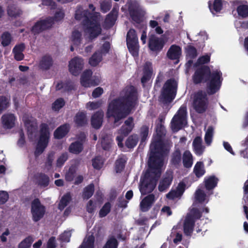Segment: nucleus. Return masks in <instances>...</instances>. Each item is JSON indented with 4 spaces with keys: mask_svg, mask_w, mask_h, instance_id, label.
<instances>
[{
    "mask_svg": "<svg viewBox=\"0 0 248 248\" xmlns=\"http://www.w3.org/2000/svg\"><path fill=\"white\" fill-rule=\"evenodd\" d=\"M156 135L153 139L150 145V154L148 161L149 169L140 178L139 186L142 195L152 192L156 185L164 165V158L168 152V148L164 144L162 136L164 128L160 126L156 128Z\"/></svg>",
    "mask_w": 248,
    "mask_h": 248,
    "instance_id": "f257e3e1",
    "label": "nucleus"
},
{
    "mask_svg": "<svg viewBox=\"0 0 248 248\" xmlns=\"http://www.w3.org/2000/svg\"><path fill=\"white\" fill-rule=\"evenodd\" d=\"M137 100V92L132 86L126 87L123 90L120 97L111 101L108 104L107 116L114 118L116 126L119 121L126 116L135 107Z\"/></svg>",
    "mask_w": 248,
    "mask_h": 248,
    "instance_id": "f03ea898",
    "label": "nucleus"
},
{
    "mask_svg": "<svg viewBox=\"0 0 248 248\" xmlns=\"http://www.w3.org/2000/svg\"><path fill=\"white\" fill-rule=\"evenodd\" d=\"M89 7L93 13H90L79 6L76 11L75 16L77 20L83 22L86 35L91 42L101 34L102 29L99 22L100 14L94 12L95 7L93 4H90Z\"/></svg>",
    "mask_w": 248,
    "mask_h": 248,
    "instance_id": "7ed1b4c3",
    "label": "nucleus"
},
{
    "mask_svg": "<svg viewBox=\"0 0 248 248\" xmlns=\"http://www.w3.org/2000/svg\"><path fill=\"white\" fill-rule=\"evenodd\" d=\"M193 79L196 84L209 80L208 92L210 94H213L220 88L222 81V73L217 69L214 70L211 73L208 67L201 65L196 70Z\"/></svg>",
    "mask_w": 248,
    "mask_h": 248,
    "instance_id": "20e7f679",
    "label": "nucleus"
},
{
    "mask_svg": "<svg viewBox=\"0 0 248 248\" xmlns=\"http://www.w3.org/2000/svg\"><path fill=\"white\" fill-rule=\"evenodd\" d=\"M64 16L63 11L59 10L56 12L54 17H47L37 22L32 27V31L34 33H38L52 27L55 23L62 21Z\"/></svg>",
    "mask_w": 248,
    "mask_h": 248,
    "instance_id": "39448f33",
    "label": "nucleus"
},
{
    "mask_svg": "<svg viewBox=\"0 0 248 248\" xmlns=\"http://www.w3.org/2000/svg\"><path fill=\"white\" fill-rule=\"evenodd\" d=\"M187 124V112L186 105H182L171 122V127L173 131L177 132Z\"/></svg>",
    "mask_w": 248,
    "mask_h": 248,
    "instance_id": "423d86ee",
    "label": "nucleus"
},
{
    "mask_svg": "<svg viewBox=\"0 0 248 248\" xmlns=\"http://www.w3.org/2000/svg\"><path fill=\"white\" fill-rule=\"evenodd\" d=\"M208 105V98L205 92L199 91L193 95L192 106L197 112H204L207 108Z\"/></svg>",
    "mask_w": 248,
    "mask_h": 248,
    "instance_id": "0eeeda50",
    "label": "nucleus"
},
{
    "mask_svg": "<svg viewBox=\"0 0 248 248\" xmlns=\"http://www.w3.org/2000/svg\"><path fill=\"white\" fill-rule=\"evenodd\" d=\"M201 217L199 211L194 208L191 209L184 222V232L187 236H190L193 231L194 224L196 219Z\"/></svg>",
    "mask_w": 248,
    "mask_h": 248,
    "instance_id": "6e6552de",
    "label": "nucleus"
},
{
    "mask_svg": "<svg viewBox=\"0 0 248 248\" xmlns=\"http://www.w3.org/2000/svg\"><path fill=\"white\" fill-rule=\"evenodd\" d=\"M49 138V132L47 125L43 124L40 126V136L35 151V156L41 154L47 146Z\"/></svg>",
    "mask_w": 248,
    "mask_h": 248,
    "instance_id": "1a4fd4ad",
    "label": "nucleus"
},
{
    "mask_svg": "<svg viewBox=\"0 0 248 248\" xmlns=\"http://www.w3.org/2000/svg\"><path fill=\"white\" fill-rule=\"evenodd\" d=\"M109 49V43L108 41H102L97 50L90 59L89 63L92 66H96L102 61L103 56L108 52Z\"/></svg>",
    "mask_w": 248,
    "mask_h": 248,
    "instance_id": "9d476101",
    "label": "nucleus"
},
{
    "mask_svg": "<svg viewBox=\"0 0 248 248\" xmlns=\"http://www.w3.org/2000/svg\"><path fill=\"white\" fill-rule=\"evenodd\" d=\"M128 10L132 19L136 23L142 21L144 11L140 7L139 3L136 0H130L128 2Z\"/></svg>",
    "mask_w": 248,
    "mask_h": 248,
    "instance_id": "9b49d317",
    "label": "nucleus"
},
{
    "mask_svg": "<svg viewBox=\"0 0 248 248\" xmlns=\"http://www.w3.org/2000/svg\"><path fill=\"white\" fill-rule=\"evenodd\" d=\"M70 41L71 42V50L73 51L76 48H82L87 43L90 42L86 35L82 36L81 31L78 30L73 31Z\"/></svg>",
    "mask_w": 248,
    "mask_h": 248,
    "instance_id": "f8f14e48",
    "label": "nucleus"
},
{
    "mask_svg": "<svg viewBox=\"0 0 248 248\" xmlns=\"http://www.w3.org/2000/svg\"><path fill=\"white\" fill-rule=\"evenodd\" d=\"M126 42L130 52L133 56L137 57L138 55L139 44L138 38L134 30L130 29L128 31Z\"/></svg>",
    "mask_w": 248,
    "mask_h": 248,
    "instance_id": "ddd939ff",
    "label": "nucleus"
},
{
    "mask_svg": "<svg viewBox=\"0 0 248 248\" xmlns=\"http://www.w3.org/2000/svg\"><path fill=\"white\" fill-rule=\"evenodd\" d=\"M177 86V81L173 79L167 80L165 83L161 95L166 100H172L176 93Z\"/></svg>",
    "mask_w": 248,
    "mask_h": 248,
    "instance_id": "4468645a",
    "label": "nucleus"
},
{
    "mask_svg": "<svg viewBox=\"0 0 248 248\" xmlns=\"http://www.w3.org/2000/svg\"><path fill=\"white\" fill-rule=\"evenodd\" d=\"M46 212L45 207L41 204L38 199L34 200L31 202V213L32 220L37 222L41 219Z\"/></svg>",
    "mask_w": 248,
    "mask_h": 248,
    "instance_id": "2eb2a0df",
    "label": "nucleus"
},
{
    "mask_svg": "<svg viewBox=\"0 0 248 248\" xmlns=\"http://www.w3.org/2000/svg\"><path fill=\"white\" fill-rule=\"evenodd\" d=\"M22 121L27 128L29 138L33 140L37 133V123L35 119L25 114L22 117Z\"/></svg>",
    "mask_w": 248,
    "mask_h": 248,
    "instance_id": "dca6fc26",
    "label": "nucleus"
},
{
    "mask_svg": "<svg viewBox=\"0 0 248 248\" xmlns=\"http://www.w3.org/2000/svg\"><path fill=\"white\" fill-rule=\"evenodd\" d=\"M133 126V119L132 118L129 117L125 121L124 124L118 132L119 135L117 136L116 140L119 147H123L122 141L124 138L131 131Z\"/></svg>",
    "mask_w": 248,
    "mask_h": 248,
    "instance_id": "f3484780",
    "label": "nucleus"
},
{
    "mask_svg": "<svg viewBox=\"0 0 248 248\" xmlns=\"http://www.w3.org/2000/svg\"><path fill=\"white\" fill-rule=\"evenodd\" d=\"M84 62L82 58L76 57L69 62V70L74 76L78 75L83 68Z\"/></svg>",
    "mask_w": 248,
    "mask_h": 248,
    "instance_id": "a211bd4d",
    "label": "nucleus"
},
{
    "mask_svg": "<svg viewBox=\"0 0 248 248\" xmlns=\"http://www.w3.org/2000/svg\"><path fill=\"white\" fill-rule=\"evenodd\" d=\"M157 197L154 194H150L141 199L140 210L143 212L148 211L155 202Z\"/></svg>",
    "mask_w": 248,
    "mask_h": 248,
    "instance_id": "6ab92c4d",
    "label": "nucleus"
},
{
    "mask_svg": "<svg viewBox=\"0 0 248 248\" xmlns=\"http://www.w3.org/2000/svg\"><path fill=\"white\" fill-rule=\"evenodd\" d=\"M164 46V42L162 38L152 36L149 39V47L154 51H160Z\"/></svg>",
    "mask_w": 248,
    "mask_h": 248,
    "instance_id": "aec40b11",
    "label": "nucleus"
},
{
    "mask_svg": "<svg viewBox=\"0 0 248 248\" xmlns=\"http://www.w3.org/2000/svg\"><path fill=\"white\" fill-rule=\"evenodd\" d=\"M16 120L15 115L11 113L5 114L1 117V122L4 128L11 129L13 128Z\"/></svg>",
    "mask_w": 248,
    "mask_h": 248,
    "instance_id": "412c9836",
    "label": "nucleus"
},
{
    "mask_svg": "<svg viewBox=\"0 0 248 248\" xmlns=\"http://www.w3.org/2000/svg\"><path fill=\"white\" fill-rule=\"evenodd\" d=\"M186 185L184 183H180L175 190H171L166 195L168 199L173 200L180 197L185 190Z\"/></svg>",
    "mask_w": 248,
    "mask_h": 248,
    "instance_id": "4be33fe9",
    "label": "nucleus"
},
{
    "mask_svg": "<svg viewBox=\"0 0 248 248\" xmlns=\"http://www.w3.org/2000/svg\"><path fill=\"white\" fill-rule=\"evenodd\" d=\"M182 54L181 47L177 45H173L169 49L167 55L171 59L178 61Z\"/></svg>",
    "mask_w": 248,
    "mask_h": 248,
    "instance_id": "5701e85b",
    "label": "nucleus"
},
{
    "mask_svg": "<svg viewBox=\"0 0 248 248\" xmlns=\"http://www.w3.org/2000/svg\"><path fill=\"white\" fill-rule=\"evenodd\" d=\"M172 180V173L171 171L167 172L162 180L160 181L158 189L163 192L167 189L170 185Z\"/></svg>",
    "mask_w": 248,
    "mask_h": 248,
    "instance_id": "b1692460",
    "label": "nucleus"
},
{
    "mask_svg": "<svg viewBox=\"0 0 248 248\" xmlns=\"http://www.w3.org/2000/svg\"><path fill=\"white\" fill-rule=\"evenodd\" d=\"M104 112L102 110L96 112L92 117L91 124L92 126L95 128H99L102 124Z\"/></svg>",
    "mask_w": 248,
    "mask_h": 248,
    "instance_id": "393cba45",
    "label": "nucleus"
},
{
    "mask_svg": "<svg viewBox=\"0 0 248 248\" xmlns=\"http://www.w3.org/2000/svg\"><path fill=\"white\" fill-rule=\"evenodd\" d=\"M93 72L91 70H86L82 74L80 78V83L85 88L92 87V78Z\"/></svg>",
    "mask_w": 248,
    "mask_h": 248,
    "instance_id": "a878e982",
    "label": "nucleus"
},
{
    "mask_svg": "<svg viewBox=\"0 0 248 248\" xmlns=\"http://www.w3.org/2000/svg\"><path fill=\"white\" fill-rule=\"evenodd\" d=\"M119 8L114 6L111 12L108 15L105 21V25L108 27L113 26L117 19Z\"/></svg>",
    "mask_w": 248,
    "mask_h": 248,
    "instance_id": "bb28decb",
    "label": "nucleus"
},
{
    "mask_svg": "<svg viewBox=\"0 0 248 248\" xmlns=\"http://www.w3.org/2000/svg\"><path fill=\"white\" fill-rule=\"evenodd\" d=\"M153 72L151 62H146L144 66L143 75L141 79V82L143 85L151 78Z\"/></svg>",
    "mask_w": 248,
    "mask_h": 248,
    "instance_id": "cd10ccee",
    "label": "nucleus"
},
{
    "mask_svg": "<svg viewBox=\"0 0 248 248\" xmlns=\"http://www.w3.org/2000/svg\"><path fill=\"white\" fill-rule=\"evenodd\" d=\"M192 145L195 153L201 155L202 154L204 150V146L202 144V139L200 137H197L194 140Z\"/></svg>",
    "mask_w": 248,
    "mask_h": 248,
    "instance_id": "c85d7f7f",
    "label": "nucleus"
},
{
    "mask_svg": "<svg viewBox=\"0 0 248 248\" xmlns=\"http://www.w3.org/2000/svg\"><path fill=\"white\" fill-rule=\"evenodd\" d=\"M69 127L67 124H64L58 128L54 132L55 138L60 139L65 136L69 131Z\"/></svg>",
    "mask_w": 248,
    "mask_h": 248,
    "instance_id": "c756f323",
    "label": "nucleus"
},
{
    "mask_svg": "<svg viewBox=\"0 0 248 248\" xmlns=\"http://www.w3.org/2000/svg\"><path fill=\"white\" fill-rule=\"evenodd\" d=\"M209 7L212 13L215 15L222 9V1L221 0H215L213 3L209 1Z\"/></svg>",
    "mask_w": 248,
    "mask_h": 248,
    "instance_id": "7c9ffc66",
    "label": "nucleus"
},
{
    "mask_svg": "<svg viewBox=\"0 0 248 248\" xmlns=\"http://www.w3.org/2000/svg\"><path fill=\"white\" fill-rule=\"evenodd\" d=\"M208 197V196L205 194L204 192L200 188H198L195 192V198L196 201L197 202L200 203H207L209 201Z\"/></svg>",
    "mask_w": 248,
    "mask_h": 248,
    "instance_id": "2f4dec72",
    "label": "nucleus"
},
{
    "mask_svg": "<svg viewBox=\"0 0 248 248\" xmlns=\"http://www.w3.org/2000/svg\"><path fill=\"white\" fill-rule=\"evenodd\" d=\"M25 48L24 45L21 44L16 46L13 49L15 58L17 61H20L23 58V51Z\"/></svg>",
    "mask_w": 248,
    "mask_h": 248,
    "instance_id": "473e14b6",
    "label": "nucleus"
},
{
    "mask_svg": "<svg viewBox=\"0 0 248 248\" xmlns=\"http://www.w3.org/2000/svg\"><path fill=\"white\" fill-rule=\"evenodd\" d=\"M217 179L215 176L205 178L204 183L206 189L210 190L215 188L217 185Z\"/></svg>",
    "mask_w": 248,
    "mask_h": 248,
    "instance_id": "72a5a7b5",
    "label": "nucleus"
},
{
    "mask_svg": "<svg viewBox=\"0 0 248 248\" xmlns=\"http://www.w3.org/2000/svg\"><path fill=\"white\" fill-rule=\"evenodd\" d=\"M52 64V60L51 57L48 55H46L43 57L40 62V67L43 69H47Z\"/></svg>",
    "mask_w": 248,
    "mask_h": 248,
    "instance_id": "f704fd0d",
    "label": "nucleus"
},
{
    "mask_svg": "<svg viewBox=\"0 0 248 248\" xmlns=\"http://www.w3.org/2000/svg\"><path fill=\"white\" fill-rule=\"evenodd\" d=\"M184 166L186 168H190L193 164V157L191 153L188 151L184 152L183 156Z\"/></svg>",
    "mask_w": 248,
    "mask_h": 248,
    "instance_id": "c9c22d12",
    "label": "nucleus"
},
{
    "mask_svg": "<svg viewBox=\"0 0 248 248\" xmlns=\"http://www.w3.org/2000/svg\"><path fill=\"white\" fill-rule=\"evenodd\" d=\"M83 150V145L81 141H76L72 143L69 147V151L74 154H78Z\"/></svg>",
    "mask_w": 248,
    "mask_h": 248,
    "instance_id": "e433bc0d",
    "label": "nucleus"
},
{
    "mask_svg": "<svg viewBox=\"0 0 248 248\" xmlns=\"http://www.w3.org/2000/svg\"><path fill=\"white\" fill-rule=\"evenodd\" d=\"M244 189L245 193L244 196L245 204L243 206V208L246 217L248 219V180L245 183Z\"/></svg>",
    "mask_w": 248,
    "mask_h": 248,
    "instance_id": "4c0bfd02",
    "label": "nucleus"
},
{
    "mask_svg": "<svg viewBox=\"0 0 248 248\" xmlns=\"http://www.w3.org/2000/svg\"><path fill=\"white\" fill-rule=\"evenodd\" d=\"M187 37L191 41H199V42H204L208 38L207 33L204 31H201L197 34L195 37H193V39L190 38V34L188 33L186 34Z\"/></svg>",
    "mask_w": 248,
    "mask_h": 248,
    "instance_id": "58836bf2",
    "label": "nucleus"
},
{
    "mask_svg": "<svg viewBox=\"0 0 248 248\" xmlns=\"http://www.w3.org/2000/svg\"><path fill=\"white\" fill-rule=\"evenodd\" d=\"M178 226L174 227L170 235V240H172L174 243L178 244L182 240V235L177 231Z\"/></svg>",
    "mask_w": 248,
    "mask_h": 248,
    "instance_id": "ea45409f",
    "label": "nucleus"
},
{
    "mask_svg": "<svg viewBox=\"0 0 248 248\" xmlns=\"http://www.w3.org/2000/svg\"><path fill=\"white\" fill-rule=\"evenodd\" d=\"M94 241V238L92 234L88 235L79 248H93Z\"/></svg>",
    "mask_w": 248,
    "mask_h": 248,
    "instance_id": "a19ab883",
    "label": "nucleus"
},
{
    "mask_svg": "<svg viewBox=\"0 0 248 248\" xmlns=\"http://www.w3.org/2000/svg\"><path fill=\"white\" fill-rule=\"evenodd\" d=\"M86 114L84 112H79L75 118V122L78 126H82L87 123Z\"/></svg>",
    "mask_w": 248,
    "mask_h": 248,
    "instance_id": "79ce46f5",
    "label": "nucleus"
},
{
    "mask_svg": "<svg viewBox=\"0 0 248 248\" xmlns=\"http://www.w3.org/2000/svg\"><path fill=\"white\" fill-rule=\"evenodd\" d=\"M205 169L202 162H198L194 168V172L198 177H200L205 173Z\"/></svg>",
    "mask_w": 248,
    "mask_h": 248,
    "instance_id": "37998d69",
    "label": "nucleus"
},
{
    "mask_svg": "<svg viewBox=\"0 0 248 248\" xmlns=\"http://www.w3.org/2000/svg\"><path fill=\"white\" fill-rule=\"evenodd\" d=\"M126 158L125 156H121L116 161L115 170L117 172H121L124 167Z\"/></svg>",
    "mask_w": 248,
    "mask_h": 248,
    "instance_id": "c03bdc74",
    "label": "nucleus"
},
{
    "mask_svg": "<svg viewBox=\"0 0 248 248\" xmlns=\"http://www.w3.org/2000/svg\"><path fill=\"white\" fill-rule=\"evenodd\" d=\"M71 199V198L70 193H68L64 195L60 201L59 204V208L61 210H63L69 202Z\"/></svg>",
    "mask_w": 248,
    "mask_h": 248,
    "instance_id": "a18cd8bd",
    "label": "nucleus"
},
{
    "mask_svg": "<svg viewBox=\"0 0 248 248\" xmlns=\"http://www.w3.org/2000/svg\"><path fill=\"white\" fill-rule=\"evenodd\" d=\"M214 134V129L212 126H209L206 131L204 140L207 145H210L212 141Z\"/></svg>",
    "mask_w": 248,
    "mask_h": 248,
    "instance_id": "49530a36",
    "label": "nucleus"
},
{
    "mask_svg": "<svg viewBox=\"0 0 248 248\" xmlns=\"http://www.w3.org/2000/svg\"><path fill=\"white\" fill-rule=\"evenodd\" d=\"M37 183L42 187H46L49 184V178L45 174H40L37 176Z\"/></svg>",
    "mask_w": 248,
    "mask_h": 248,
    "instance_id": "de8ad7c7",
    "label": "nucleus"
},
{
    "mask_svg": "<svg viewBox=\"0 0 248 248\" xmlns=\"http://www.w3.org/2000/svg\"><path fill=\"white\" fill-rule=\"evenodd\" d=\"M94 191V186L90 184L86 186L83 191V197L84 199H88L93 195Z\"/></svg>",
    "mask_w": 248,
    "mask_h": 248,
    "instance_id": "09e8293b",
    "label": "nucleus"
},
{
    "mask_svg": "<svg viewBox=\"0 0 248 248\" xmlns=\"http://www.w3.org/2000/svg\"><path fill=\"white\" fill-rule=\"evenodd\" d=\"M238 15L242 17L248 16V5H240L237 8Z\"/></svg>",
    "mask_w": 248,
    "mask_h": 248,
    "instance_id": "8fccbe9b",
    "label": "nucleus"
},
{
    "mask_svg": "<svg viewBox=\"0 0 248 248\" xmlns=\"http://www.w3.org/2000/svg\"><path fill=\"white\" fill-rule=\"evenodd\" d=\"M186 56L188 58L193 59L195 58L197 55L196 49L191 45L186 46Z\"/></svg>",
    "mask_w": 248,
    "mask_h": 248,
    "instance_id": "3c124183",
    "label": "nucleus"
},
{
    "mask_svg": "<svg viewBox=\"0 0 248 248\" xmlns=\"http://www.w3.org/2000/svg\"><path fill=\"white\" fill-rule=\"evenodd\" d=\"M138 138L137 135H132L128 137L126 141V146L131 148L135 146L138 142Z\"/></svg>",
    "mask_w": 248,
    "mask_h": 248,
    "instance_id": "603ef678",
    "label": "nucleus"
},
{
    "mask_svg": "<svg viewBox=\"0 0 248 248\" xmlns=\"http://www.w3.org/2000/svg\"><path fill=\"white\" fill-rule=\"evenodd\" d=\"M100 9L103 13H106L109 10L111 7L110 0H104L100 1Z\"/></svg>",
    "mask_w": 248,
    "mask_h": 248,
    "instance_id": "864d4df0",
    "label": "nucleus"
},
{
    "mask_svg": "<svg viewBox=\"0 0 248 248\" xmlns=\"http://www.w3.org/2000/svg\"><path fill=\"white\" fill-rule=\"evenodd\" d=\"M33 240L31 236L26 238L19 244L18 248H30Z\"/></svg>",
    "mask_w": 248,
    "mask_h": 248,
    "instance_id": "5fc2aeb1",
    "label": "nucleus"
},
{
    "mask_svg": "<svg viewBox=\"0 0 248 248\" xmlns=\"http://www.w3.org/2000/svg\"><path fill=\"white\" fill-rule=\"evenodd\" d=\"M102 104L101 101H90L87 103L86 105V108L90 110H93L94 109H96L100 107Z\"/></svg>",
    "mask_w": 248,
    "mask_h": 248,
    "instance_id": "6e6d98bb",
    "label": "nucleus"
},
{
    "mask_svg": "<svg viewBox=\"0 0 248 248\" xmlns=\"http://www.w3.org/2000/svg\"><path fill=\"white\" fill-rule=\"evenodd\" d=\"M104 160L100 156H96L93 159V166L96 169H101L103 165Z\"/></svg>",
    "mask_w": 248,
    "mask_h": 248,
    "instance_id": "4d7b16f0",
    "label": "nucleus"
},
{
    "mask_svg": "<svg viewBox=\"0 0 248 248\" xmlns=\"http://www.w3.org/2000/svg\"><path fill=\"white\" fill-rule=\"evenodd\" d=\"M111 208V205L109 202H107L100 209L99 211V216L103 217L107 216V215L110 212Z\"/></svg>",
    "mask_w": 248,
    "mask_h": 248,
    "instance_id": "13d9d810",
    "label": "nucleus"
},
{
    "mask_svg": "<svg viewBox=\"0 0 248 248\" xmlns=\"http://www.w3.org/2000/svg\"><path fill=\"white\" fill-rule=\"evenodd\" d=\"M9 99L4 96H0V113L9 106Z\"/></svg>",
    "mask_w": 248,
    "mask_h": 248,
    "instance_id": "bf43d9fd",
    "label": "nucleus"
},
{
    "mask_svg": "<svg viewBox=\"0 0 248 248\" xmlns=\"http://www.w3.org/2000/svg\"><path fill=\"white\" fill-rule=\"evenodd\" d=\"M65 104L63 99L60 98L57 99L52 104V108L55 111H58L63 107Z\"/></svg>",
    "mask_w": 248,
    "mask_h": 248,
    "instance_id": "052dcab7",
    "label": "nucleus"
},
{
    "mask_svg": "<svg viewBox=\"0 0 248 248\" xmlns=\"http://www.w3.org/2000/svg\"><path fill=\"white\" fill-rule=\"evenodd\" d=\"M148 131L149 127L146 125H144L141 128V143H143L147 140L148 135Z\"/></svg>",
    "mask_w": 248,
    "mask_h": 248,
    "instance_id": "680f3d73",
    "label": "nucleus"
},
{
    "mask_svg": "<svg viewBox=\"0 0 248 248\" xmlns=\"http://www.w3.org/2000/svg\"><path fill=\"white\" fill-rule=\"evenodd\" d=\"M118 242L114 237L110 238L103 248H117Z\"/></svg>",
    "mask_w": 248,
    "mask_h": 248,
    "instance_id": "e2e57ef3",
    "label": "nucleus"
},
{
    "mask_svg": "<svg viewBox=\"0 0 248 248\" xmlns=\"http://www.w3.org/2000/svg\"><path fill=\"white\" fill-rule=\"evenodd\" d=\"M7 12L9 16L13 17H16L20 14V10L15 6L9 7Z\"/></svg>",
    "mask_w": 248,
    "mask_h": 248,
    "instance_id": "0e129e2a",
    "label": "nucleus"
},
{
    "mask_svg": "<svg viewBox=\"0 0 248 248\" xmlns=\"http://www.w3.org/2000/svg\"><path fill=\"white\" fill-rule=\"evenodd\" d=\"M96 208V202L93 200H90L87 204V211L90 213L94 212Z\"/></svg>",
    "mask_w": 248,
    "mask_h": 248,
    "instance_id": "69168bd1",
    "label": "nucleus"
},
{
    "mask_svg": "<svg viewBox=\"0 0 248 248\" xmlns=\"http://www.w3.org/2000/svg\"><path fill=\"white\" fill-rule=\"evenodd\" d=\"M181 159V155L179 151H176L172 155L171 159L172 163L174 165L178 164Z\"/></svg>",
    "mask_w": 248,
    "mask_h": 248,
    "instance_id": "338daca9",
    "label": "nucleus"
},
{
    "mask_svg": "<svg viewBox=\"0 0 248 248\" xmlns=\"http://www.w3.org/2000/svg\"><path fill=\"white\" fill-rule=\"evenodd\" d=\"M68 158L67 153H65L61 155L57 160V166L62 167Z\"/></svg>",
    "mask_w": 248,
    "mask_h": 248,
    "instance_id": "774afa93",
    "label": "nucleus"
}]
</instances>
